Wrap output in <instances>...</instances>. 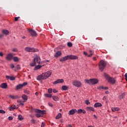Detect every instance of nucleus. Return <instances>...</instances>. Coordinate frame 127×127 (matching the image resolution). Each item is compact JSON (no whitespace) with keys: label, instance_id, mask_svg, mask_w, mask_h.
I'll return each instance as SVG.
<instances>
[{"label":"nucleus","instance_id":"nucleus-1","mask_svg":"<svg viewBox=\"0 0 127 127\" xmlns=\"http://www.w3.org/2000/svg\"><path fill=\"white\" fill-rule=\"evenodd\" d=\"M51 74H52L51 70L43 73L42 74L37 76V80L38 81H40L41 80H45L47 79V78H49V77L51 76Z\"/></svg>","mask_w":127,"mask_h":127},{"label":"nucleus","instance_id":"nucleus-2","mask_svg":"<svg viewBox=\"0 0 127 127\" xmlns=\"http://www.w3.org/2000/svg\"><path fill=\"white\" fill-rule=\"evenodd\" d=\"M76 60L78 59V57L74 55H67L64 57H63L60 59V62H64V61H67V60Z\"/></svg>","mask_w":127,"mask_h":127},{"label":"nucleus","instance_id":"nucleus-3","mask_svg":"<svg viewBox=\"0 0 127 127\" xmlns=\"http://www.w3.org/2000/svg\"><path fill=\"white\" fill-rule=\"evenodd\" d=\"M40 61H41L40 57L38 56H35L34 58L33 62L31 63L30 65L31 67H34V66L37 64L39 65V64H40Z\"/></svg>","mask_w":127,"mask_h":127},{"label":"nucleus","instance_id":"nucleus-4","mask_svg":"<svg viewBox=\"0 0 127 127\" xmlns=\"http://www.w3.org/2000/svg\"><path fill=\"white\" fill-rule=\"evenodd\" d=\"M84 81L86 84H91L92 85H95L99 83V80L95 78H92L90 79H85Z\"/></svg>","mask_w":127,"mask_h":127},{"label":"nucleus","instance_id":"nucleus-5","mask_svg":"<svg viewBox=\"0 0 127 127\" xmlns=\"http://www.w3.org/2000/svg\"><path fill=\"white\" fill-rule=\"evenodd\" d=\"M106 66H107V62L104 60L100 61L99 64V70L100 71H104V69L106 68Z\"/></svg>","mask_w":127,"mask_h":127},{"label":"nucleus","instance_id":"nucleus-6","mask_svg":"<svg viewBox=\"0 0 127 127\" xmlns=\"http://www.w3.org/2000/svg\"><path fill=\"white\" fill-rule=\"evenodd\" d=\"M35 113H37L35 115L36 117H37V118H40L41 117H43V115L45 114L46 111L45 110L35 109Z\"/></svg>","mask_w":127,"mask_h":127},{"label":"nucleus","instance_id":"nucleus-7","mask_svg":"<svg viewBox=\"0 0 127 127\" xmlns=\"http://www.w3.org/2000/svg\"><path fill=\"white\" fill-rule=\"evenodd\" d=\"M104 77L106 78V80L109 82V83H111V84H115V83H116V80H115V78L111 77V76L106 73H104Z\"/></svg>","mask_w":127,"mask_h":127},{"label":"nucleus","instance_id":"nucleus-8","mask_svg":"<svg viewBox=\"0 0 127 127\" xmlns=\"http://www.w3.org/2000/svg\"><path fill=\"white\" fill-rule=\"evenodd\" d=\"M25 51L26 52H38V49L34 48L26 47L25 48Z\"/></svg>","mask_w":127,"mask_h":127},{"label":"nucleus","instance_id":"nucleus-9","mask_svg":"<svg viewBox=\"0 0 127 127\" xmlns=\"http://www.w3.org/2000/svg\"><path fill=\"white\" fill-rule=\"evenodd\" d=\"M72 85L77 87V88H80L82 86V82L78 80H73L72 82Z\"/></svg>","mask_w":127,"mask_h":127},{"label":"nucleus","instance_id":"nucleus-10","mask_svg":"<svg viewBox=\"0 0 127 127\" xmlns=\"http://www.w3.org/2000/svg\"><path fill=\"white\" fill-rule=\"evenodd\" d=\"M28 31H29V33L31 34V36L35 37L37 36V33L34 30L32 29H28Z\"/></svg>","mask_w":127,"mask_h":127},{"label":"nucleus","instance_id":"nucleus-11","mask_svg":"<svg viewBox=\"0 0 127 127\" xmlns=\"http://www.w3.org/2000/svg\"><path fill=\"white\" fill-rule=\"evenodd\" d=\"M27 85V82H24L23 84H20L16 86V90H20V89H22L23 87H24V86H26Z\"/></svg>","mask_w":127,"mask_h":127},{"label":"nucleus","instance_id":"nucleus-12","mask_svg":"<svg viewBox=\"0 0 127 127\" xmlns=\"http://www.w3.org/2000/svg\"><path fill=\"white\" fill-rule=\"evenodd\" d=\"M61 83H64V79H59L56 81H54L53 84L54 85H56L57 84H60Z\"/></svg>","mask_w":127,"mask_h":127},{"label":"nucleus","instance_id":"nucleus-13","mask_svg":"<svg viewBox=\"0 0 127 127\" xmlns=\"http://www.w3.org/2000/svg\"><path fill=\"white\" fill-rule=\"evenodd\" d=\"M12 57H13V54H9L6 56V60L8 61H10L12 59Z\"/></svg>","mask_w":127,"mask_h":127},{"label":"nucleus","instance_id":"nucleus-14","mask_svg":"<svg viewBox=\"0 0 127 127\" xmlns=\"http://www.w3.org/2000/svg\"><path fill=\"white\" fill-rule=\"evenodd\" d=\"M76 113H77V110L71 109L69 111L68 115H69V116H72V115H74V114Z\"/></svg>","mask_w":127,"mask_h":127},{"label":"nucleus","instance_id":"nucleus-15","mask_svg":"<svg viewBox=\"0 0 127 127\" xmlns=\"http://www.w3.org/2000/svg\"><path fill=\"white\" fill-rule=\"evenodd\" d=\"M5 78L7 80H10V81H14V80H15V77L14 76H10L6 75L5 76Z\"/></svg>","mask_w":127,"mask_h":127},{"label":"nucleus","instance_id":"nucleus-16","mask_svg":"<svg viewBox=\"0 0 127 127\" xmlns=\"http://www.w3.org/2000/svg\"><path fill=\"white\" fill-rule=\"evenodd\" d=\"M8 97L10 99H12V100H15L16 99H19V96H14V95H9Z\"/></svg>","mask_w":127,"mask_h":127},{"label":"nucleus","instance_id":"nucleus-17","mask_svg":"<svg viewBox=\"0 0 127 127\" xmlns=\"http://www.w3.org/2000/svg\"><path fill=\"white\" fill-rule=\"evenodd\" d=\"M0 87L2 88V89H6L7 88V84L6 83H3L0 85Z\"/></svg>","mask_w":127,"mask_h":127},{"label":"nucleus","instance_id":"nucleus-18","mask_svg":"<svg viewBox=\"0 0 127 127\" xmlns=\"http://www.w3.org/2000/svg\"><path fill=\"white\" fill-rule=\"evenodd\" d=\"M86 110L88 112H95V108L92 107H86Z\"/></svg>","mask_w":127,"mask_h":127},{"label":"nucleus","instance_id":"nucleus-19","mask_svg":"<svg viewBox=\"0 0 127 127\" xmlns=\"http://www.w3.org/2000/svg\"><path fill=\"white\" fill-rule=\"evenodd\" d=\"M102 105L101 103L96 102L94 104V108H99L100 107H102Z\"/></svg>","mask_w":127,"mask_h":127},{"label":"nucleus","instance_id":"nucleus-20","mask_svg":"<svg viewBox=\"0 0 127 127\" xmlns=\"http://www.w3.org/2000/svg\"><path fill=\"white\" fill-rule=\"evenodd\" d=\"M2 33H3V34L4 35H8L9 31H8L7 30H2Z\"/></svg>","mask_w":127,"mask_h":127},{"label":"nucleus","instance_id":"nucleus-21","mask_svg":"<svg viewBox=\"0 0 127 127\" xmlns=\"http://www.w3.org/2000/svg\"><path fill=\"white\" fill-rule=\"evenodd\" d=\"M53 100H54V101H55V102H57L58 101H59V97H58V96H56L55 95H54L52 97Z\"/></svg>","mask_w":127,"mask_h":127},{"label":"nucleus","instance_id":"nucleus-22","mask_svg":"<svg viewBox=\"0 0 127 127\" xmlns=\"http://www.w3.org/2000/svg\"><path fill=\"white\" fill-rule=\"evenodd\" d=\"M61 52L58 51L54 55V57L57 58V57H59V56H61Z\"/></svg>","mask_w":127,"mask_h":127},{"label":"nucleus","instance_id":"nucleus-23","mask_svg":"<svg viewBox=\"0 0 127 127\" xmlns=\"http://www.w3.org/2000/svg\"><path fill=\"white\" fill-rule=\"evenodd\" d=\"M68 89H69V87L66 85H63L62 87V89L63 90V91H67Z\"/></svg>","mask_w":127,"mask_h":127},{"label":"nucleus","instance_id":"nucleus-24","mask_svg":"<svg viewBox=\"0 0 127 127\" xmlns=\"http://www.w3.org/2000/svg\"><path fill=\"white\" fill-rule=\"evenodd\" d=\"M125 96H126V94L125 93H123L121 95H119V98L120 99V100H123V99L125 98Z\"/></svg>","mask_w":127,"mask_h":127},{"label":"nucleus","instance_id":"nucleus-25","mask_svg":"<svg viewBox=\"0 0 127 127\" xmlns=\"http://www.w3.org/2000/svg\"><path fill=\"white\" fill-rule=\"evenodd\" d=\"M28 98V97H27V96L25 94H24L22 96V99H23V100H24V101H25V102L26 101H27Z\"/></svg>","mask_w":127,"mask_h":127},{"label":"nucleus","instance_id":"nucleus-26","mask_svg":"<svg viewBox=\"0 0 127 127\" xmlns=\"http://www.w3.org/2000/svg\"><path fill=\"white\" fill-rule=\"evenodd\" d=\"M44 96L46 98H52V95L50 94V93H46L44 94Z\"/></svg>","mask_w":127,"mask_h":127},{"label":"nucleus","instance_id":"nucleus-27","mask_svg":"<svg viewBox=\"0 0 127 127\" xmlns=\"http://www.w3.org/2000/svg\"><path fill=\"white\" fill-rule=\"evenodd\" d=\"M112 110L113 111V112H117L118 111H120V108H118V107H113L112 108Z\"/></svg>","mask_w":127,"mask_h":127},{"label":"nucleus","instance_id":"nucleus-28","mask_svg":"<svg viewBox=\"0 0 127 127\" xmlns=\"http://www.w3.org/2000/svg\"><path fill=\"white\" fill-rule=\"evenodd\" d=\"M15 109H16V106H15V105H12V106L9 108L10 111H12L13 110H15Z\"/></svg>","mask_w":127,"mask_h":127},{"label":"nucleus","instance_id":"nucleus-29","mask_svg":"<svg viewBox=\"0 0 127 127\" xmlns=\"http://www.w3.org/2000/svg\"><path fill=\"white\" fill-rule=\"evenodd\" d=\"M61 117H62V115L61 114V113H59L56 116V119L57 120H58L59 119H61Z\"/></svg>","mask_w":127,"mask_h":127},{"label":"nucleus","instance_id":"nucleus-30","mask_svg":"<svg viewBox=\"0 0 127 127\" xmlns=\"http://www.w3.org/2000/svg\"><path fill=\"white\" fill-rule=\"evenodd\" d=\"M13 60L14 61V62H17L19 60V59L17 57H14L13 58Z\"/></svg>","mask_w":127,"mask_h":127},{"label":"nucleus","instance_id":"nucleus-31","mask_svg":"<svg viewBox=\"0 0 127 127\" xmlns=\"http://www.w3.org/2000/svg\"><path fill=\"white\" fill-rule=\"evenodd\" d=\"M18 119L19 121H22V120H23V117L21 115H18Z\"/></svg>","mask_w":127,"mask_h":127},{"label":"nucleus","instance_id":"nucleus-32","mask_svg":"<svg viewBox=\"0 0 127 127\" xmlns=\"http://www.w3.org/2000/svg\"><path fill=\"white\" fill-rule=\"evenodd\" d=\"M41 67H42V66L38 64V65L35 66V69L38 70V69H40V68H41Z\"/></svg>","mask_w":127,"mask_h":127},{"label":"nucleus","instance_id":"nucleus-33","mask_svg":"<svg viewBox=\"0 0 127 127\" xmlns=\"http://www.w3.org/2000/svg\"><path fill=\"white\" fill-rule=\"evenodd\" d=\"M83 112V110L82 109H78V110H76V113H77V114H82Z\"/></svg>","mask_w":127,"mask_h":127},{"label":"nucleus","instance_id":"nucleus-34","mask_svg":"<svg viewBox=\"0 0 127 127\" xmlns=\"http://www.w3.org/2000/svg\"><path fill=\"white\" fill-rule=\"evenodd\" d=\"M52 91H53L52 88H50L48 89V93L49 94H51V93H52Z\"/></svg>","mask_w":127,"mask_h":127},{"label":"nucleus","instance_id":"nucleus-35","mask_svg":"<svg viewBox=\"0 0 127 127\" xmlns=\"http://www.w3.org/2000/svg\"><path fill=\"white\" fill-rule=\"evenodd\" d=\"M72 46H73V45L72 44V43H71V42L67 43V46L68 47H72Z\"/></svg>","mask_w":127,"mask_h":127},{"label":"nucleus","instance_id":"nucleus-36","mask_svg":"<svg viewBox=\"0 0 127 127\" xmlns=\"http://www.w3.org/2000/svg\"><path fill=\"white\" fill-rule=\"evenodd\" d=\"M16 70H20V65L19 64H18L16 66Z\"/></svg>","mask_w":127,"mask_h":127},{"label":"nucleus","instance_id":"nucleus-37","mask_svg":"<svg viewBox=\"0 0 127 127\" xmlns=\"http://www.w3.org/2000/svg\"><path fill=\"white\" fill-rule=\"evenodd\" d=\"M13 52H18V50H17L16 48H13L12 49Z\"/></svg>","mask_w":127,"mask_h":127},{"label":"nucleus","instance_id":"nucleus-38","mask_svg":"<svg viewBox=\"0 0 127 127\" xmlns=\"http://www.w3.org/2000/svg\"><path fill=\"white\" fill-rule=\"evenodd\" d=\"M0 114H5V111H4V110H0Z\"/></svg>","mask_w":127,"mask_h":127},{"label":"nucleus","instance_id":"nucleus-39","mask_svg":"<svg viewBox=\"0 0 127 127\" xmlns=\"http://www.w3.org/2000/svg\"><path fill=\"white\" fill-rule=\"evenodd\" d=\"M24 93H25V94H27V95H29V94H30V92H29L28 90H25Z\"/></svg>","mask_w":127,"mask_h":127},{"label":"nucleus","instance_id":"nucleus-40","mask_svg":"<svg viewBox=\"0 0 127 127\" xmlns=\"http://www.w3.org/2000/svg\"><path fill=\"white\" fill-rule=\"evenodd\" d=\"M35 120H34V119L31 120V122L32 123V124H35Z\"/></svg>","mask_w":127,"mask_h":127},{"label":"nucleus","instance_id":"nucleus-41","mask_svg":"<svg viewBox=\"0 0 127 127\" xmlns=\"http://www.w3.org/2000/svg\"><path fill=\"white\" fill-rule=\"evenodd\" d=\"M19 18H20V17H15V21H17L18 20V19H19Z\"/></svg>","mask_w":127,"mask_h":127},{"label":"nucleus","instance_id":"nucleus-42","mask_svg":"<svg viewBox=\"0 0 127 127\" xmlns=\"http://www.w3.org/2000/svg\"><path fill=\"white\" fill-rule=\"evenodd\" d=\"M8 119L9 121H12V120L13 119V118L11 116H9Z\"/></svg>","mask_w":127,"mask_h":127},{"label":"nucleus","instance_id":"nucleus-43","mask_svg":"<svg viewBox=\"0 0 127 127\" xmlns=\"http://www.w3.org/2000/svg\"><path fill=\"white\" fill-rule=\"evenodd\" d=\"M85 104H86V105H89L90 102L89 101V100H86V101H85Z\"/></svg>","mask_w":127,"mask_h":127},{"label":"nucleus","instance_id":"nucleus-44","mask_svg":"<svg viewBox=\"0 0 127 127\" xmlns=\"http://www.w3.org/2000/svg\"><path fill=\"white\" fill-rule=\"evenodd\" d=\"M45 127V123L44 122H42L41 124V127Z\"/></svg>","mask_w":127,"mask_h":127},{"label":"nucleus","instance_id":"nucleus-45","mask_svg":"<svg viewBox=\"0 0 127 127\" xmlns=\"http://www.w3.org/2000/svg\"><path fill=\"white\" fill-rule=\"evenodd\" d=\"M48 105L50 107H53V105L51 103H49Z\"/></svg>","mask_w":127,"mask_h":127},{"label":"nucleus","instance_id":"nucleus-46","mask_svg":"<svg viewBox=\"0 0 127 127\" xmlns=\"http://www.w3.org/2000/svg\"><path fill=\"white\" fill-rule=\"evenodd\" d=\"M53 93H57L58 91H57L56 89H54L53 90Z\"/></svg>","mask_w":127,"mask_h":127},{"label":"nucleus","instance_id":"nucleus-47","mask_svg":"<svg viewBox=\"0 0 127 127\" xmlns=\"http://www.w3.org/2000/svg\"><path fill=\"white\" fill-rule=\"evenodd\" d=\"M20 105L21 106H24V104L23 103V102H22V101H21V102H20Z\"/></svg>","mask_w":127,"mask_h":127},{"label":"nucleus","instance_id":"nucleus-48","mask_svg":"<svg viewBox=\"0 0 127 127\" xmlns=\"http://www.w3.org/2000/svg\"><path fill=\"white\" fill-rule=\"evenodd\" d=\"M0 56L1 57H2L3 56V54L2 53V52H0Z\"/></svg>","mask_w":127,"mask_h":127},{"label":"nucleus","instance_id":"nucleus-49","mask_svg":"<svg viewBox=\"0 0 127 127\" xmlns=\"http://www.w3.org/2000/svg\"><path fill=\"white\" fill-rule=\"evenodd\" d=\"M11 68H12V69H13V68H14V65H13V64H11Z\"/></svg>","mask_w":127,"mask_h":127},{"label":"nucleus","instance_id":"nucleus-50","mask_svg":"<svg viewBox=\"0 0 127 127\" xmlns=\"http://www.w3.org/2000/svg\"><path fill=\"white\" fill-rule=\"evenodd\" d=\"M83 54H84V55H85V56H87V55H88V54L86 52H84Z\"/></svg>","mask_w":127,"mask_h":127},{"label":"nucleus","instance_id":"nucleus-51","mask_svg":"<svg viewBox=\"0 0 127 127\" xmlns=\"http://www.w3.org/2000/svg\"><path fill=\"white\" fill-rule=\"evenodd\" d=\"M93 60H94V61H96V60H97V59H96V57H94L93 58Z\"/></svg>","mask_w":127,"mask_h":127},{"label":"nucleus","instance_id":"nucleus-52","mask_svg":"<svg viewBox=\"0 0 127 127\" xmlns=\"http://www.w3.org/2000/svg\"><path fill=\"white\" fill-rule=\"evenodd\" d=\"M2 37H3V35L0 34V38H1Z\"/></svg>","mask_w":127,"mask_h":127},{"label":"nucleus","instance_id":"nucleus-53","mask_svg":"<svg viewBox=\"0 0 127 127\" xmlns=\"http://www.w3.org/2000/svg\"><path fill=\"white\" fill-rule=\"evenodd\" d=\"M104 88L105 87L104 86H101L100 87H99V89H102L104 90Z\"/></svg>","mask_w":127,"mask_h":127},{"label":"nucleus","instance_id":"nucleus-54","mask_svg":"<svg viewBox=\"0 0 127 127\" xmlns=\"http://www.w3.org/2000/svg\"><path fill=\"white\" fill-rule=\"evenodd\" d=\"M91 56H93V54H91L90 55L88 56V57H91Z\"/></svg>","mask_w":127,"mask_h":127},{"label":"nucleus","instance_id":"nucleus-55","mask_svg":"<svg viewBox=\"0 0 127 127\" xmlns=\"http://www.w3.org/2000/svg\"><path fill=\"white\" fill-rule=\"evenodd\" d=\"M17 103H19V104L21 102V100H18L17 101Z\"/></svg>","mask_w":127,"mask_h":127},{"label":"nucleus","instance_id":"nucleus-56","mask_svg":"<svg viewBox=\"0 0 127 127\" xmlns=\"http://www.w3.org/2000/svg\"><path fill=\"white\" fill-rule=\"evenodd\" d=\"M82 113H83V114H86V111L82 110Z\"/></svg>","mask_w":127,"mask_h":127},{"label":"nucleus","instance_id":"nucleus-57","mask_svg":"<svg viewBox=\"0 0 127 127\" xmlns=\"http://www.w3.org/2000/svg\"><path fill=\"white\" fill-rule=\"evenodd\" d=\"M108 89H109L108 87H104V90H108Z\"/></svg>","mask_w":127,"mask_h":127},{"label":"nucleus","instance_id":"nucleus-58","mask_svg":"<svg viewBox=\"0 0 127 127\" xmlns=\"http://www.w3.org/2000/svg\"><path fill=\"white\" fill-rule=\"evenodd\" d=\"M35 94L36 95V96H38V92H36Z\"/></svg>","mask_w":127,"mask_h":127},{"label":"nucleus","instance_id":"nucleus-59","mask_svg":"<svg viewBox=\"0 0 127 127\" xmlns=\"http://www.w3.org/2000/svg\"><path fill=\"white\" fill-rule=\"evenodd\" d=\"M93 116H94V118H95V119H97V116H96V115H94Z\"/></svg>","mask_w":127,"mask_h":127},{"label":"nucleus","instance_id":"nucleus-60","mask_svg":"<svg viewBox=\"0 0 127 127\" xmlns=\"http://www.w3.org/2000/svg\"><path fill=\"white\" fill-rule=\"evenodd\" d=\"M67 127H72V125H69Z\"/></svg>","mask_w":127,"mask_h":127},{"label":"nucleus","instance_id":"nucleus-61","mask_svg":"<svg viewBox=\"0 0 127 127\" xmlns=\"http://www.w3.org/2000/svg\"><path fill=\"white\" fill-rule=\"evenodd\" d=\"M106 94H109V91H106V92H105Z\"/></svg>","mask_w":127,"mask_h":127},{"label":"nucleus","instance_id":"nucleus-62","mask_svg":"<svg viewBox=\"0 0 127 127\" xmlns=\"http://www.w3.org/2000/svg\"><path fill=\"white\" fill-rule=\"evenodd\" d=\"M22 39H25V37H24V36L22 37Z\"/></svg>","mask_w":127,"mask_h":127},{"label":"nucleus","instance_id":"nucleus-63","mask_svg":"<svg viewBox=\"0 0 127 127\" xmlns=\"http://www.w3.org/2000/svg\"><path fill=\"white\" fill-rule=\"evenodd\" d=\"M89 52H90V53H92V51H89Z\"/></svg>","mask_w":127,"mask_h":127},{"label":"nucleus","instance_id":"nucleus-64","mask_svg":"<svg viewBox=\"0 0 127 127\" xmlns=\"http://www.w3.org/2000/svg\"><path fill=\"white\" fill-rule=\"evenodd\" d=\"M46 62H49V61L47 60Z\"/></svg>","mask_w":127,"mask_h":127}]
</instances>
